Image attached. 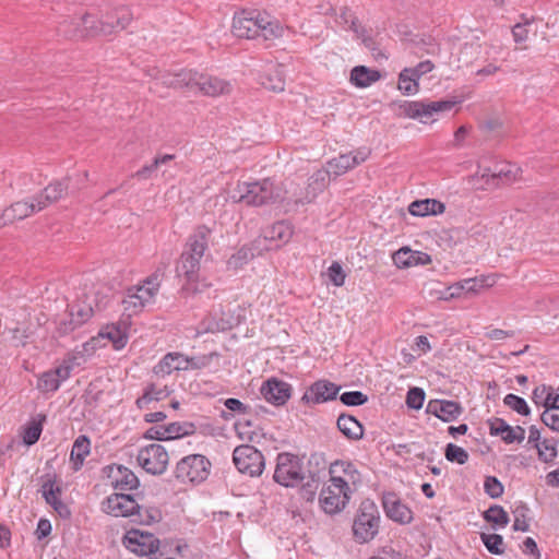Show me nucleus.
<instances>
[{"mask_svg":"<svg viewBox=\"0 0 559 559\" xmlns=\"http://www.w3.org/2000/svg\"><path fill=\"white\" fill-rule=\"evenodd\" d=\"M103 510L112 516L140 515L141 506L132 495L112 493L102 503Z\"/></svg>","mask_w":559,"mask_h":559,"instance_id":"nucleus-13","label":"nucleus"},{"mask_svg":"<svg viewBox=\"0 0 559 559\" xmlns=\"http://www.w3.org/2000/svg\"><path fill=\"white\" fill-rule=\"evenodd\" d=\"M381 79L378 70L369 69L365 66H356L350 71L349 81L359 88H365Z\"/></svg>","mask_w":559,"mask_h":559,"instance_id":"nucleus-30","label":"nucleus"},{"mask_svg":"<svg viewBox=\"0 0 559 559\" xmlns=\"http://www.w3.org/2000/svg\"><path fill=\"white\" fill-rule=\"evenodd\" d=\"M224 405L230 412H236L238 414H247L249 406L243 404L240 400L229 397L225 400Z\"/></svg>","mask_w":559,"mask_h":559,"instance_id":"nucleus-63","label":"nucleus"},{"mask_svg":"<svg viewBox=\"0 0 559 559\" xmlns=\"http://www.w3.org/2000/svg\"><path fill=\"white\" fill-rule=\"evenodd\" d=\"M60 383L51 372V370H48L44 372L37 381V389L40 392L48 393V392H55L59 389Z\"/></svg>","mask_w":559,"mask_h":559,"instance_id":"nucleus-53","label":"nucleus"},{"mask_svg":"<svg viewBox=\"0 0 559 559\" xmlns=\"http://www.w3.org/2000/svg\"><path fill=\"white\" fill-rule=\"evenodd\" d=\"M261 84L264 88L272 92H283L285 88V80L282 71L277 68L269 70L262 78Z\"/></svg>","mask_w":559,"mask_h":559,"instance_id":"nucleus-38","label":"nucleus"},{"mask_svg":"<svg viewBox=\"0 0 559 559\" xmlns=\"http://www.w3.org/2000/svg\"><path fill=\"white\" fill-rule=\"evenodd\" d=\"M293 234L294 230L292 225L287 222L281 221L265 229L263 238L272 243L270 248H281L290 240Z\"/></svg>","mask_w":559,"mask_h":559,"instance_id":"nucleus-23","label":"nucleus"},{"mask_svg":"<svg viewBox=\"0 0 559 559\" xmlns=\"http://www.w3.org/2000/svg\"><path fill=\"white\" fill-rule=\"evenodd\" d=\"M525 510H526V508H524V507L521 509V511H520V509L515 510V519H514V522H513V530L514 531H521V532H527L528 531L530 525H528V523L525 520V513H524Z\"/></svg>","mask_w":559,"mask_h":559,"instance_id":"nucleus-64","label":"nucleus"},{"mask_svg":"<svg viewBox=\"0 0 559 559\" xmlns=\"http://www.w3.org/2000/svg\"><path fill=\"white\" fill-rule=\"evenodd\" d=\"M328 173L322 169L316 171L310 178L308 182V187L306 188V194L304 198H299L295 200L296 205H304L314 201V199L323 192V190L328 186L326 177Z\"/></svg>","mask_w":559,"mask_h":559,"instance_id":"nucleus-24","label":"nucleus"},{"mask_svg":"<svg viewBox=\"0 0 559 559\" xmlns=\"http://www.w3.org/2000/svg\"><path fill=\"white\" fill-rule=\"evenodd\" d=\"M336 424L338 430L349 440H360L364 436L362 425L352 415H340Z\"/></svg>","mask_w":559,"mask_h":559,"instance_id":"nucleus-33","label":"nucleus"},{"mask_svg":"<svg viewBox=\"0 0 559 559\" xmlns=\"http://www.w3.org/2000/svg\"><path fill=\"white\" fill-rule=\"evenodd\" d=\"M521 22L516 23L512 27V36L515 43H524L528 38V28L527 26L534 22V17L528 19L525 15L521 16Z\"/></svg>","mask_w":559,"mask_h":559,"instance_id":"nucleus-52","label":"nucleus"},{"mask_svg":"<svg viewBox=\"0 0 559 559\" xmlns=\"http://www.w3.org/2000/svg\"><path fill=\"white\" fill-rule=\"evenodd\" d=\"M397 87L404 95H414L419 91L418 82L409 75V71L405 68L399 74Z\"/></svg>","mask_w":559,"mask_h":559,"instance_id":"nucleus-45","label":"nucleus"},{"mask_svg":"<svg viewBox=\"0 0 559 559\" xmlns=\"http://www.w3.org/2000/svg\"><path fill=\"white\" fill-rule=\"evenodd\" d=\"M214 354L199 357H186L177 353V370L201 369L209 366Z\"/></svg>","mask_w":559,"mask_h":559,"instance_id":"nucleus-37","label":"nucleus"},{"mask_svg":"<svg viewBox=\"0 0 559 559\" xmlns=\"http://www.w3.org/2000/svg\"><path fill=\"white\" fill-rule=\"evenodd\" d=\"M210 462L204 455L191 454L177 462V485H193L209 475Z\"/></svg>","mask_w":559,"mask_h":559,"instance_id":"nucleus-7","label":"nucleus"},{"mask_svg":"<svg viewBox=\"0 0 559 559\" xmlns=\"http://www.w3.org/2000/svg\"><path fill=\"white\" fill-rule=\"evenodd\" d=\"M123 309L127 311V318L124 320H130L132 314L138 313L143 307V302L139 297L133 295V289H129L127 296L122 300Z\"/></svg>","mask_w":559,"mask_h":559,"instance_id":"nucleus-51","label":"nucleus"},{"mask_svg":"<svg viewBox=\"0 0 559 559\" xmlns=\"http://www.w3.org/2000/svg\"><path fill=\"white\" fill-rule=\"evenodd\" d=\"M39 420H31L27 423V425L24 427L23 430V442L26 445H33L35 444L41 435L43 431V421L46 420L45 415H38Z\"/></svg>","mask_w":559,"mask_h":559,"instance_id":"nucleus-39","label":"nucleus"},{"mask_svg":"<svg viewBox=\"0 0 559 559\" xmlns=\"http://www.w3.org/2000/svg\"><path fill=\"white\" fill-rule=\"evenodd\" d=\"M233 462L241 474L250 477L260 476L265 466L263 454L257 448L249 444H241L235 448Z\"/></svg>","mask_w":559,"mask_h":559,"instance_id":"nucleus-8","label":"nucleus"},{"mask_svg":"<svg viewBox=\"0 0 559 559\" xmlns=\"http://www.w3.org/2000/svg\"><path fill=\"white\" fill-rule=\"evenodd\" d=\"M108 477L111 478V485L119 490H133L139 486V479L135 474L122 465L106 466Z\"/></svg>","mask_w":559,"mask_h":559,"instance_id":"nucleus-20","label":"nucleus"},{"mask_svg":"<svg viewBox=\"0 0 559 559\" xmlns=\"http://www.w3.org/2000/svg\"><path fill=\"white\" fill-rule=\"evenodd\" d=\"M43 206L38 205L35 198L28 201H19L13 203L11 206L3 211L2 217H0V227L7 223H13L16 219H23L29 215L39 212Z\"/></svg>","mask_w":559,"mask_h":559,"instance_id":"nucleus-21","label":"nucleus"},{"mask_svg":"<svg viewBox=\"0 0 559 559\" xmlns=\"http://www.w3.org/2000/svg\"><path fill=\"white\" fill-rule=\"evenodd\" d=\"M70 329L74 330L93 316V309L88 305H73L70 310Z\"/></svg>","mask_w":559,"mask_h":559,"instance_id":"nucleus-43","label":"nucleus"},{"mask_svg":"<svg viewBox=\"0 0 559 559\" xmlns=\"http://www.w3.org/2000/svg\"><path fill=\"white\" fill-rule=\"evenodd\" d=\"M211 229L204 225L198 226L188 238L185 250L181 253L182 269L186 283L181 288L185 295L197 294L206 287L198 282L200 261L209 246Z\"/></svg>","mask_w":559,"mask_h":559,"instance_id":"nucleus-2","label":"nucleus"},{"mask_svg":"<svg viewBox=\"0 0 559 559\" xmlns=\"http://www.w3.org/2000/svg\"><path fill=\"white\" fill-rule=\"evenodd\" d=\"M175 361V353H168L155 367L154 372L156 374H170L171 365Z\"/></svg>","mask_w":559,"mask_h":559,"instance_id":"nucleus-61","label":"nucleus"},{"mask_svg":"<svg viewBox=\"0 0 559 559\" xmlns=\"http://www.w3.org/2000/svg\"><path fill=\"white\" fill-rule=\"evenodd\" d=\"M83 28L86 29V38L97 35H110L114 33V24L106 19L97 20L92 14H84L81 17Z\"/></svg>","mask_w":559,"mask_h":559,"instance_id":"nucleus-28","label":"nucleus"},{"mask_svg":"<svg viewBox=\"0 0 559 559\" xmlns=\"http://www.w3.org/2000/svg\"><path fill=\"white\" fill-rule=\"evenodd\" d=\"M484 489H485V492L490 498H493V499L501 497L503 493V486L499 481V479L495 476H487L485 478Z\"/></svg>","mask_w":559,"mask_h":559,"instance_id":"nucleus-55","label":"nucleus"},{"mask_svg":"<svg viewBox=\"0 0 559 559\" xmlns=\"http://www.w3.org/2000/svg\"><path fill=\"white\" fill-rule=\"evenodd\" d=\"M177 91L186 96L203 95L217 97L231 92V84L221 78L201 73L192 69L177 72Z\"/></svg>","mask_w":559,"mask_h":559,"instance_id":"nucleus-3","label":"nucleus"},{"mask_svg":"<svg viewBox=\"0 0 559 559\" xmlns=\"http://www.w3.org/2000/svg\"><path fill=\"white\" fill-rule=\"evenodd\" d=\"M488 425L491 436H500L507 444L514 442V435H511L513 432L512 426H510L504 419L495 417L488 420Z\"/></svg>","mask_w":559,"mask_h":559,"instance_id":"nucleus-35","label":"nucleus"},{"mask_svg":"<svg viewBox=\"0 0 559 559\" xmlns=\"http://www.w3.org/2000/svg\"><path fill=\"white\" fill-rule=\"evenodd\" d=\"M522 177V170L514 164L506 163L495 166V174L492 175V187L502 185H511L519 181Z\"/></svg>","mask_w":559,"mask_h":559,"instance_id":"nucleus-27","label":"nucleus"},{"mask_svg":"<svg viewBox=\"0 0 559 559\" xmlns=\"http://www.w3.org/2000/svg\"><path fill=\"white\" fill-rule=\"evenodd\" d=\"M503 403L511 408L512 411L516 412L518 414L522 416H528L531 413V409L526 403V401L518 396L515 394L509 393L504 396Z\"/></svg>","mask_w":559,"mask_h":559,"instance_id":"nucleus-48","label":"nucleus"},{"mask_svg":"<svg viewBox=\"0 0 559 559\" xmlns=\"http://www.w3.org/2000/svg\"><path fill=\"white\" fill-rule=\"evenodd\" d=\"M159 275L157 273L152 274L144 281L143 286H139L133 289V295L140 298V300L145 305L156 293L159 287Z\"/></svg>","mask_w":559,"mask_h":559,"instance_id":"nucleus-36","label":"nucleus"},{"mask_svg":"<svg viewBox=\"0 0 559 559\" xmlns=\"http://www.w3.org/2000/svg\"><path fill=\"white\" fill-rule=\"evenodd\" d=\"M480 539L490 554L502 555L504 552V543L501 535L481 533Z\"/></svg>","mask_w":559,"mask_h":559,"instance_id":"nucleus-46","label":"nucleus"},{"mask_svg":"<svg viewBox=\"0 0 559 559\" xmlns=\"http://www.w3.org/2000/svg\"><path fill=\"white\" fill-rule=\"evenodd\" d=\"M330 281L337 287L343 286L345 283L346 274L337 262H333L328 270Z\"/></svg>","mask_w":559,"mask_h":559,"instance_id":"nucleus-59","label":"nucleus"},{"mask_svg":"<svg viewBox=\"0 0 559 559\" xmlns=\"http://www.w3.org/2000/svg\"><path fill=\"white\" fill-rule=\"evenodd\" d=\"M174 157L175 155L171 154H166L162 157H155L152 164L143 166L141 169L134 173L132 177L138 179H147L158 168L159 165L173 160Z\"/></svg>","mask_w":559,"mask_h":559,"instance_id":"nucleus-47","label":"nucleus"},{"mask_svg":"<svg viewBox=\"0 0 559 559\" xmlns=\"http://www.w3.org/2000/svg\"><path fill=\"white\" fill-rule=\"evenodd\" d=\"M340 400L347 406H360L368 401V396L360 391H349L341 394Z\"/></svg>","mask_w":559,"mask_h":559,"instance_id":"nucleus-54","label":"nucleus"},{"mask_svg":"<svg viewBox=\"0 0 559 559\" xmlns=\"http://www.w3.org/2000/svg\"><path fill=\"white\" fill-rule=\"evenodd\" d=\"M253 255L254 254L250 248L241 247L227 260V267L234 271L239 270L247 264Z\"/></svg>","mask_w":559,"mask_h":559,"instance_id":"nucleus-44","label":"nucleus"},{"mask_svg":"<svg viewBox=\"0 0 559 559\" xmlns=\"http://www.w3.org/2000/svg\"><path fill=\"white\" fill-rule=\"evenodd\" d=\"M168 453L160 444H151L138 454L139 464L153 475L162 474L168 464Z\"/></svg>","mask_w":559,"mask_h":559,"instance_id":"nucleus-14","label":"nucleus"},{"mask_svg":"<svg viewBox=\"0 0 559 559\" xmlns=\"http://www.w3.org/2000/svg\"><path fill=\"white\" fill-rule=\"evenodd\" d=\"M230 198L235 202L261 206L276 201L280 198V190L269 178L254 182H238Z\"/></svg>","mask_w":559,"mask_h":559,"instance_id":"nucleus-4","label":"nucleus"},{"mask_svg":"<svg viewBox=\"0 0 559 559\" xmlns=\"http://www.w3.org/2000/svg\"><path fill=\"white\" fill-rule=\"evenodd\" d=\"M249 427H251L250 420H238L235 423V430L238 437L242 440L247 439L252 441L254 432L248 430Z\"/></svg>","mask_w":559,"mask_h":559,"instance_id":"nucleus-62","label":"nucleus"},{"mask_svg":"<svg viewBox=\"0 0 559 559\" xmlns=\"http://www.w3.org/2000/svg\"><path fill=\"white\" fill-rule=\"evenodd\" d=\"M91 452V441L87 436L80 435L73 442L70 453L73 471L78 472L82 468L86 456Z\"/></svg>","mask_w":559,"mask_h":559,"instance_id":"nucleus-31","label":"nucleus"},{"mask_svg":"<svg viewBox=\"0 0 559 559\" xmlns=\"http://www.w3.org/2000/svg\"><path fill=\"white\" fill-rule=\"evenodd\" d=\"M262 11L257 9H243L234 13L230 32L239 39L258 40L259 22Z\"/></svg>","mask_w":559,"mask_h":559,"instance_id":"nucleus-9","label":"nucleus"},{"mask_svg":"<svg viewBox=\"0 0 559 559\" xmlns=\"http://www.w3.org/2000/svg\"><path fill=\"white\" fill-rule=\"evenodd\" d=\"M483 518L486 522L492 523L498 527H506L510 522L507 511L498 504L489 507L484 512Z\"/></svg>","mask_w":559,"mask_h":559,"instance_id":"nucleus-41","label":"nucleus"},{"mask_svg":"<svg viewBox=\"0 0 559 559\" xmlns=\"http://www.w3.org/2000/svg\"><path fill=\"white\" fill-rule=\"evenodd\" d=\"M69 178L58 180L48 185L40 193L35 197L38 205L46 209L49 204L60 200L68 191Z\"/></svg>","mask_w":559,"mask_h":559,"instance_id":"nucleus-22","label":"nucleus"},{"mask_svg":"<svg viewBox=\"0 0 559 559\" xmlns=\"http://www.w3.org/2000/svg\"><path fill=\"white\" fill-rule=\"evenodd\" d=\"M426 412L435 415L444 423H449L461 416L463 407L455 401L431 400L427 405Z\"/></svg>","mask_w":559,"mask_h":559,"instance_id":"nucleus-19","label":"nucleus"},{"mask_svg":"<svg viewBox=\"0 0 559 559\" xmlns=\"http://www.w3.org/2000/svg\"><path fill=\"white\" fill-rule=\"evenodd\" d=\"M369 155L370 151L367 148H359L347 154H340L328 162L326 169L324 170L329 176H333L334 178L340 177L366 162Z\"/></svg>","mask_w":559,"mask_h":559,"instance_id":"nucleus-12","label":"nucleus"},{"mask_svg":"<svg viewBox=\"0 0 559 559\" xmlns=\"http://www.w3.org/2000/svg\"><path fill=\"white\" fill-rule=\"evenodd\" d=\"M445 211L444 203L436 199H424L412 202L408 212L413 216L439 215Z\"/></svg>","mask_w":559,"mask_h":559,"instance_id":"nucleus-29","label":"nucleus"},{"mask_svg":"<svg viewBox=\"0 0 559 559\" xmlns=\"http://www.w3.org/2000/svg\"><path fill=\"white\" fill-rule=\"evenodd\" d=\"M175 429V423L169 424L167 427L155 426L146 430L144 437L151 440H171L175 439L171 436V431Z\"/></svg>","mask_w":559,"mask_h":559,"instance_id":"nucleus-49","label":"nucleus"},{"mask_svg":"<svg viewBox=\"0 0 559 559\" xmlns=\"http://www.w3.org/2000/svg\"><path fill=\"white\" fill-rule=\"evenodd\" d=\"M557 444L558 440L555 438L540 440V443L535 448L537 450L538 460L544 463L554 462L558 454Z\"/></svg>","mask_w":559,"mask_h":559,"instance_id":"nucleus-40","label":"nucleus"},{"mask_svg":"<svg viewBox=\"0 0 559 559\" xmlns=\"http://www.w3.org/2000/svg\"><path fill=\"white\" fill-rule=\"evenodd\" d=\"M123 546L138 556L155 554L159 547V540L152 533L132 528L122 538Z\"/></svg>","mask_w":559,"mask_h":559,"instance_id":"nucleus-10","label":"nucleus"},{"mask_svg":"<svg viewBox=\"0 0 559 559\" xmlns=\"http://www.w3.org/2000/svg\"><path fill=\"white\" fill-rule=\"evenodd\" d=\"M273 479L284 487H295L304 480L302 462L293 453L282 452L276 457Z\"/></svg>","mask_w":559,"mask_h":559,"instance_id":"nucleus-6","label":"nucleus"},{"mask_svg":"<svg viewBox=\"0 0 559 559\" xmlns=\"http://www.w3.org/2000/svg\"><path fill=\"white\" fill-rule=\"evenodd\" d=\"M383 509L388 518L401 524H408L413 520L412 510L394 493H385L382 498Z\"/></svg>","mask_w":559,"mask_h":559,"instance_id":"nucleus-18","label":"nucleus"},{"mask_svg":"<svg viewBox=\"0 0 559 559\" xmlns=\"http://www.w3.org/2000/svg\"><path fill=\"white\" fill-rule=\"evenodd\" d=\"M286 32L295 33L289 26L284 25L266 11H262L258 28V40L274 41L284 37Z\"/></svg>","mask_w":559,"mask_h":559,"instance_id":"nucleus-16","label":"nucleus"},{"mask_svg":"<svg viewBox=\"0 0 559 559\" xmlns=\"http://www.w3.org/2000/svg\"><path fill=\"white\" fill-rule=\"evenodd\" d=\"M329 475V480L321 488L319 503L326 514H336L348 504L360 483V473L352 462L336 460L330 464Z\"/></svg>","mask_w":559,"mask_h":559,"instance_id":"nucleus-1","label":"nucleus"},{"mask_svg":"<svg viewBox=\"0 0 559 559\" xmlns=\"http://www.w3.org/2000/svg\"><path fill=\"white\" fill-rule=\"evenodd\" d=\"M41 491L46 502L51 507L61 500L59 498L61 490L59 487H55V484L51 480L44 483Z\"/></svg>","mask_w":559,"mask_h":559,"instance_id":"nucleus-57","label":"nucleus"},{"mask_svg":"<svg viewBox=\"0 0 559 559\" xmlns=\"http://www.w3.org/2000/svg\"><path fill=\"white\" fill-rule=\"evenodd\" d=\"M170 391L165 385L164 389H157L155 384L150 385L136 400V406L139 408L146 407L152 401H160L169 395Z\"/></svg>","mask_w":559,"mask_h":559,"instance_id":"nucleus-42","label":"nucleus"},{"mask_svg":"<svg viewBox=\"0 0 559 559\" xmlns=\"http://www.w3.org/2000/svg\"><path fill=\"white\" fill-rule=\"evenodd\" d=\"M341 386L328 380L313 382L304 393L301 402L307 405L325 403L336 399Z\"/></svg>","mask_w":559,"mask_h":559,"instance_id":"nucleus-15","label":"nucleus"},{"mask_svg":"<svg viewBox=\"0 0 559 559\" xmlns=\"http://www.w3.org/2000/svg\"><path fill=\"white\" fill-rule=\"evenodd\" d=\"M394 263L399 267H409L413 265H426L431 262V257L421 251H412L408 248H402L393 255Z\"/></svg>","mask_w":559,"mask_h":559,"instance_id":"nucleus-26","label":"nucleus"},{"mask_svg":"<svg viewBox=\"0 0 559 559\" xmlns=\"http://www.w3.org/2000/svg\"><path fill=\"white\" fill-rule=\"evenodd\" d=\"M260 392L269 403L281 406L290 397L292 386L285 381L271 378L262 384Z\"/></svg>","mask_w":559,"mask_h":559,"instance_id":"nucleus-17","label":"nucleus"},{"mask_svg":"<svg viewBox=\"0 0 559 559\" xmlns=\"http://www.w3.org/2000/svg\"><path fill=\"white\" fill-rule=\"evenodd\" d=\"M542 421L551 430L559 432V407H550L542 414Z\"/></svg>","mask_w":559,"mask_h":559,"instance_id":"nucleus-58","label":"nucleus"},{"mask_svg":"<svg viewBox=\"0 0 559 559\" xmlns=\"http://www.w3.org/2000/svg\"><path fill=\"white\" fill-rule=\"evenodd\" d=\"M380 513L376 503L369 499L364 500L357 511L353 523V533L359 543H368L379 532Z\"/></svg>","mask_w":559,"mask_h":559,"instance_id":"nucleus-5","label":"nucleus"},{"mask_svg":"<svg viewBox=\"0 0 559 559\" xmlns=\"http://www.w3.org/2000/svg\"><path fill=\"white\" fill-rule=\"evenodd\" d=\"M105 16L114 24V32L124 29L133 19L132 12L128 7L116 8Z\"/></svg>","mask_w":559,"mask_h":559,"instance_id":"nucleus-34","label":"nucleus"},{"mask_svg":"<svg viewBox=\"0 0 559 559\" xmlns=\"http://www.w3.org/2000/svg\"><path fill=\"white\" fill-rule=\"evenodd\" d=\"M444 455L448 461L455 462L461 465L468 461L467 451L453 443L447 444Z\"/></svg>","mask_w":559,"mask_h":559,"instance_id":"nucleus-50","label":"nucleus"},{"mask_svg":"<svg viewBox=\"0 0 559 559\" xmlns=\"http://www.w3.org/2000/svg\"><path fill=\"white\" fill-rule=\"evenodd\" d=\"M455 100H414L405 102L402 108L407 117L412 119H420L424 121L425 118H430L435 114L450 111L455 106Z\"/></svg>","mask_w":559,"mask_h":559,"instance_id":"nucleus-11","label":"nucleus"},{"mask_svg":"<svg viewBox=\"0 0 559 559\" xmlns=\"http://www.w3.org/2000/svg\"><path fill=\"white\" fill-rule=\"evenodd\" d=\"M129 325L130 321L122 319L118 323L105 326L99 332V336L107 337L116 349H121L127 345L128 342L127 331Z\"/></svg>","mask_w":559,"mask_h":559,"instance_id":"nucleus-25","label":"nucleus"},{"mask_svg":"<svg viewBox=\"0 0 559 559\" xmlns=\"http://www.w3.org/2000/svg\"><path fill=\"white\" fill-rule=\"evenodd\" d=\"M433 67L435 66L430 60H425L419 62L416 67L405 69L408 70L409 75L418 82L424 74L432 71Z\"/></svg>","mask_w":559,"mask_h":559,"instance_id":"nucleus-60","label":"nucleus"},{"mask_svg":"<svg viewBox=\"0 0 559 559\" xmlns=\"http://www.w3.org/2000/svg\"><path fill=\"white\" fill-rule=\"evenodd\" d=\"M57 33L59 36L70 40L86 38V29L83 28L81 17L63 19L57 27Z\"/></svg>","mask_w":559,"mask_h":559,"instance_id":"nucleus-32","label":"nucleus"},{"mask_svg":"<svg viewBox=\"0 0 559 559\" xmlns=\"http://www.w3.org/2000/svg\"><path fill=\"white\" fill-rule=\"evenodd\" d=\"M425 401V392L420 388H412L406 395V405L413 409L421 408Z\"/></svg>","mask_w":559,"mask_h":559,"instance_id":"nucleus-56","label":"nucleus"}]
</instances>
